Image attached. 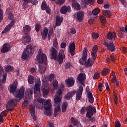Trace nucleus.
Returning a JSON list of instances; mask_svg holds the SVG:
<instances>
[{
    "instance_id": "e433bc0d",
    "label": "nucleus",
    "mask_w": 127,
    "mask_h": 127,
    "mask_svg": "<svg viewBox=\"0 0 127 127\" xmlns=\"http://www.w3.org/2000/svg\"><path fill=\"white\" fill-rule=\"evenodd\" d=\"M35 81L34 77L32 75H30L28 77V82L29 84H34Z\"/></svg>"
},
{
    "instance_id": "603ef678",
    "label": "nucleus",
    "mask_w": 127,
    "mask_h": 127,
    "mask_svg": "<svg viewBox=\"0 0 127 127\" xmlns=\"http://www.w3.org/2000/svg\"><path fill=\"white\" fill-rule=\"evenodd\" d=\"M28 2H24L23 3L22 7L24 9H25V8H27V7H29V5H28Z\"/></svg>"
},
{
    "instance_id": "09e8293b",
    "label": "nucleus",
    "mask_w": 127,
    "mask_h": 127,
    "mask_svg": "<svg viewBox=\"0 0 127 127\" xmlns=\"http://www.w3.org/2000/svg\"><path fill=\"white\" fill-rule=\"evenodd\" d=\"M41 7L43 10H45V9L47 7V6L46 5V2L45 1V0L43 1Z\"/></svg>"
},
{
    "instance_id": "72a5a7b5",
    "label": "nucleus",
    "mask_w": 127,
    "mask_h": 127,
    "mask_svg": "<svg viewBox=\"0 0 127 127\" xmlns=\"http://www.w3.org/2000/svg\"><path fill=\"white\" fill-rule=\"evenodd\" d=\"M31 40L30 39V37L28 35H26L23 40V43L24 44H27V43H29V42Z\"/></svg>"
},
{
    "instance_id": "f257e3e1",
    "label": "nucleus",
    "mask_w": 127,
    "mask_h": 127,
    "mask_svg": "<svg viewBox=\"0 0 127 127\" xmlns=\"http://www.w3.org/2000/svg\"><path fill=\"white\" fill-rule=\"evenodd\" d=\"M43 52L42 50L40 49L36 58V61L40 64L39 65V72L40 74H43L46 71V65H45L47 62V57Z\"/></svg>"
},
{
    "instance_id": "7ed1b4c3",
    "label": "nucleus",
    "mask_w": 127,
    "mask_h": 127,
    "mask_svg": "<svg viewBox=\"0 0 127 127\" xmlns=\"http://www.w3.org/2000/svg\"><path fill=\"white\" fill-rule=\"evenodd\" d=\"M37 102L40 104L44 103V109L45 110L44 111V114L46 116H51L52 115V110L51 108H52V105L51 104V100L48 99L45 101V100L39 98L37 99Z\"/></svg>"
},
{
    "instance_id": "1a4fd4ad",
    "label": "nucleus",
    "mask_w": 127,
    "mask_h": 127,
    "mask_svg": "<svg viewBox=\"0 0 127 127\" xmlns=\"http://www.w3.org/2000/svg\"><path fill=\"white\" fill-rule=\"evenodd\" d=\"M6 81V73L3 72V69H0V90L2 89V84Z\"/></svg>"
},
{
    "instance_id": "bf43d9fd",
    "label": "nucleus",
    "mask_w": 127,
    "mask_h": 127,
    "mask_svg": "<svg viewBox=\"0 0 127 127\" xmlns=\"http://www.w3.org/2000/svg\"><path fill=\"white\" fill-rule=\"evenodd\" d=\"M104 87V85L102 83H100L98 85V88L100 92H102V90H103V88Z\"/></svg>"
},
{
    "instance_id": "774afa93",
    "label": "nucleus",
    "mask_w": 127,
    "mask_h": 127,
    "mask_svg": "<svg viewBox=\"0 0 127 127\" xmlns=\"http://www.w3.org/2000/svg\"><path fill=\"white\" fill-rule=\"evenodd\" d=\"M53 79H54V74H51L49 77L50 81H52Z\"/></svg>"
},
{
    "instance_id": "ddd939ff",
    "label": "nucleus",
    "mask_w": 127,
    "mask_h": 127,
    "mask_svg": "<svg viewBox=\"0 0 127 127\" xmlns=\"http://www.w3.org/2000/svg\"><path fill=\"white\" fill-rule=\"evenodd\" d=\"M75 43L74 42H70L68 45V52L70 53L71 56H74L75 54Z\"/></svg>"
},
{
    "instance_id": "0eeeda50",
    "label": "nucleus",
    "mask_w": 127,
    "mask_h": 127,
    "mask_svg": "<svg viewBox=\"0 0 127 127\" xmlns=\"http://www.w3.org/2000/svg\"><path fill=\"white\" fill-rule=\"evenodd\" d=\"M62 98L56 96L54 99L55 101V114H57L58 112L61 111V108H60V102H61V99Z\"/></svg>"
},
{
    "instance_id": "dca6fc26",
    "label": "nucleus",
    "mask_w": 127,
    "mask_h": 127,
    "mask_svg": "<svg viewBox=\"0 0 127 127\" xmlns=\"http://www.w3.org/2000/svg\"><path fill=\"white\" fill-rule=\"evenodd\" d=\"M97 52H98V46L95 45L92 48L91 55L93 60H96L97 58Z\"/></svg>"
},
{
    "instance_id": "f8f14e48",
    "label": "nucleus",
    "mask_w": 127,
    "mask_h": 127,
    "mask_svg": "<svg viewBox=\"0 0 127 127\" xmlns=\"http://www.w3.org/2000/svg\"><path fill=\"white\" fill-rule=\"evenodd\" d=\"M88 56V50L85 48L83 52V55L82 56L81 59L79 60V63L81 65H83L84 64V62L87 60V57Z\"/></svg>"
},
{
    "instance_id": "8fccbe9b",
    "label": "nucleus",
    "mask_w": 127,
    "mask_h": 127,
    "mask_svg": "<svg viewBox=\"0 0 127 127\" xmlns=\"http://www.w3.org/2000/svg\"><path fill=\"white\" fill-rule=\"evenodd\" d=\"M53 45L56 48H58V41L57 38L54 39Z\"/></svg>"
},
{
    "instance_id": "5fc2aeb1",
    "label": "nucleus",
    "mask_w": 127,
    "mask_h": 127,
    "mask_svg": "<svg viewBox=\"0 0 127 127\" xmlns=\"http://www.w3.org/2000/svg\"><path fill=\"white\" fill-rule=\"evenodd\" d=\"M35 30L37 32H38L39 30H40V28H41V26L39 24H37L35 26Z\"/></svg>"
},
{
    "instance_id": "c756f323",
    "label": "nucleus",
    "mask_w": 127,
    "mask_h": 127,
    "mask_svg": "<svg viewBox=\"0 0 127 127\" xmlns=\"http://www.w3.org/2000/svg\"><path fill=\"white\" fill-rule=\"evenodd\" d=\"M63 21V17L57 16L56 18V25L57 26H60L61 23Z\"/></svg>"
},
{
    "instance_id": "6e6552de",
    "label": "nucleus",
    "mask_w": 127,
    "mask_h": 127,
    "mask_svg": "<svg viewBox=\"0 0 127 127\" xmlns=\"http://www.w3.org/2000/svg\"><path fill=\"white\" fill-rule=\"evenodd\" d=\"M41 86V81H40V78L39 77H38L37 78L36 82L35 83V85L34 87V94L35 95L39 96L40 95L39 93H40V86Z\"/></svg>"
},
{
    "instance_id": "0e129e2a",
    "label": "nucleus",
    "mask_w": 127,
    "mask_h": 127,
    "mask_svg": "<svg viewBox=\"0 0 127 127\" xmlns=\"http://www.w3.org/2000/svg\"><path fill=\"white\" fill-rule=\"evenodd\" d=\"M111 61H112V62H115V61L116 60V58L115 57V55L114 54L111 55Z\"/></svg>"
},
{
    "instance_id": "aec40b11",
    "label": "nucleus",
    "mask_w": 127,
    "mask_h": 127,
    "mask_svg": "<svg viewBox=\"0 0 127 127\" xmlns=\"http://www.w3.org/2000/svg\"><path fill=\"white\" fill-rule=\"evenodd\" d=\"M83 93V86H80L76 92V100H79L81 99L82 94Z\"/></svg>"
},
{
    "instance_id": "69168bd1",
    "label": "nucleus",
    "mask_w": 127,
    "mask_h": 127,
    "mask_svg": "<svg viewBox=\"0 0 127 127\" xmlns=\"http://www.w3.org/2000/svg\"><path fill=\"white\" fill-rule=\"evenodd\" d=\"M89 120L91 121L92 123H95V121H96V119L95 117H91L90 118H88Z\"/></svg>"
},
{
    "instance_id": "79ce46f5",
    "label": "nucleus",
    "mask_w": 127,
    "mask_h": 127,
    "mask_svg": "<svg viewBox=\"0 0 127 127\" xmlns=\"http://www.w3.org/2000/svg\"><path fill=\"white\" fill-rule=\"evenodd\" d=\"M100 21L102 23V24L104 26L106 24V18H105V17L104 16H101L100 17Z\"/></svg>"
},
{
    "instance_id": "9b49d317",
    "label": "nucleus",
    "mask_w": 127,
    "mask_h": 127,
    "mask_svg": "<svg viewBox=\"0 0 127 127\" xmlns=\"http://www.w3.org/2000/svg\"><path fill=\"white\" fill-rule=\"evenodd\" d=\"M103 45H104L105 47H107V49L111 52H114V51L116 50V46H115V44H114V42H113L108 43L105 41L103 43Z\"/></svg>"
},
{
    "instance_id": "393cba45",
    "label": "nucleus",
    "mask_w": 127,
    "mask_h": 127,
    "mask_svg": "<svg viewBox=\"0 0 127 127\" xmlns=\"http://www.w3.org/2000/svg\"><path fill=\"white\" fill-rule=\"evenodd\" d=\"M81 1L85 6H87V5H88V4H94L95 0H81Z\"/></svg>"
},
{
    "instance_id": "39448f33",
    "label": "nucleus",
    "mask_w": 127,
    "mask_h": 127,
    "mask_svg": "<svg viewBox=\"0 0 127 127\" xmlns=\"http://www.w3.org/2000/svg\"><path fill=\"white\" fill-rule=\"evenodd\" d=\"M36 47L35 46H31V45L27 46L22 54L21 59L23 60L27 59L30 55H32L34 53Z\"/></svg>"
},
{
    "instance_id": "864d4df0",
    "label": "nucleus",
    "mask_w": 127,
    "mask_h": 127,
    "mask_svg": "<svg viewBox=\"0 0 127 127\" xmlns=\"http://www.w3.org/2000/svg\"><path fill=\"white\" fill-rule=\"evenodd\" d=\"M99 77H100V73L99 72L95 73L93 76L94 80H97V79H99Z\"/></svg>"
},
{
    "instance_id": "c9c22d12",
    "label": "nucleus",
    "mask_w": 127,
    "mask_h": 127,
    "mask_svg": "<svg viewBox=\"0 0 127 127\" xmlns=\"http://www.w3.org/2000/svg\"><path fill=\"white\" fill-rule=\"evenodd\" d=\"M88 98L89 103L93 104L94 103V97H93V94H92L91 93H88Z\"/></svg>"
},
{
    "instance_id": "ea45409f",
    "label": "nucleus",
    "mask_w": 127,
    "mask_h": 127,
    "mask_svg": "<svg viewBox=\"0 0 127 127\" xmlns=\"http://www.w3.org/2000/svg\"><path fill=\"white\" fill-rule=\"evenodd\" d=\"M6 12L7 13L8 15V18L10 19V20H12L13 19L14 16H13V14L11 13V12L9 13V9H7Z\"/></svg>"
},
{
    "instance_id": "2eb2a0df",
    "label": "nucleus",
    "mask_w": 127,
    "mask_h": 127,
    "mask_svg": "<svg viewBox=\"0 0 127 127\" xmlns=\"http://www.w3.org/2000/svg\"><path fill=\"white\" fill-rule=\"evenodd\" d=\"M20 100L21 99H19L18 98H17V99H12L8 101V105L9 107L16 106V105H17V103H18Z\"/></svg>"
},
{
    "instance_id": "3c124183",
    "label": "nucleus",
    "mask_w": 127,
    "mask_h": 127,
    "mask_svg": "<svg viewBox=\"0 0 127 127\" xmlns=\"http://www.w3.org/2000/svg\"><path fill=\"white\" fill-rule=\"evenodd\" d=\"M100 36V35H99V33H93L92 37L93 39H97Z\"/></svg>"
},
{
    "instance_id": "7c9ffc66",
    "label": "nucleus",
    "mask_w": 127,
    "mask_h": 127,
    "mask_svg": "<svg viewBox=\"0 0 127 127\" xmlns=\"http://www.w3.org/2000/svg\"><path fill=\"white\" fill-rule=\"evenodd\" d=\"M72 7L74 8V9H76L77 10H79L80 8H81V7L80 6V4L77 1H75L72 3Z\"/></svg>"
},
{
    "instance_id": "a19ab883",
    "label": "nucleus",
    "mask_w": 127,
    "mask_h": 127,
    "mask_svg": "<svg viewBox=\"0 0 127 127\" xmlns=\"http://www.w3.org/2000/svg\"><path fill=\"white\" fill-rule=\"evenodd\" d=\"M109 73H110V69L107 68L103 69L102 71L101 72L103 76H106V75H108Z\"/></svg>"
},
{
    "instance_id": "4468645a",
    "label": "nucleus",
    "mask_w": 127,
    "mask_h": 127,
    "mask_svg": "<svg viewBox=\"0 0 127 127\" xmlns=\"http://www.w3.org/2000/svg\"><path fill=\"white\" fill-rule=\"evenodd\" d=\"M74 19H77L79 21H82L84 18V12L80 11L74 14Z\"/></svg>"
},
{
    "instance_id": "58836bf2",
    "label": "nucleus",
    "mask_w": 127,
    "mask_h": 127,
    "mask_svg": "<svg viewBox=\"0 0 127 127\" xmlns=\"http://www.w3.org/2000/svg\"><path fill=\"white\" fill-rule=\"evenodd\" d=\"M103 15H104L105 16H107V17H111L112 13H111V11L108 10H105L103 11Z\"/></svg>"
},
{
    "instance_id": "49530a36",
    "label": "nucleus",
    "mask_w": 127,
    "mask_h": 127,
    "mask_svg": "<svg viewBox=\"0 0 127 127\" xmlns=\"http://www.w3.org/2000/svg\"><path fill=\"white\" fill-rule=\"evenodd\" d=\"M71 122L72 123L74 126H77V125L79 124V121H78V120H75V119L73 117L71 118Z\"/></svg>"
},
{
    "instance_id": "6e6d98bb",
    "label": "nucleus",
    "mask_w": 127,
    "mask_h": 127,
    "mask_svg": "<svg viewBox=\"0 0 127 127\" xmlns=\"http://www.w3.org/2000/svg\"><path fill=\"white\" fill-rule=\"evenodd\" d=\"M3 11L2 9H0V22L2 20V18H3Z\"/></svg>"
},
{
    "instance_id": "052dcab7",
    "label": "nucleus",
    "mask_w": 127,
    "mask_h": 127,
    "mask_svg": "<svg viewBox=\"0 0 127 127\" xmlns=\"http://www.w3.org/2000/svg\"><path fill=\"white\" fill-rule=\"evenodd\" d=\"M114 101L115 104L118 105V96H117L116 95H115L114 96Z\"/></svg>"
},
{
    "instance_id": "9d476101",
    "label": "nucleus",
    "mask_w": 127,
    "mask_h": 127,
    "mask_svg": "<svg viewBox=\"0 0 127 127\" xmlns=\"http://www.w3.org/2000/svg\"><path fill=\"white\" fill-rule=\"evenodd\" d=\"M86 118H91L96 113V108L93 106L90 105L87 108Z\"/></svg>"
},
{
    "instance_id": "a211bd4d",
    "label": "nucleus",
    "mask_w": 127,
    "mask_h": 127,
    "mask_svg": "<svg viewBox=\"0 0 127 127\" xmlns=\"http://www.w3.org/2000/svg\"><path fill=\"white\" fill-rule=\"evenodd\" d=\"M14 24V21H12L10 22V23H9L7 26H6L5 29L2 32V33H6V32H8V31L10 30V29L11 28V27L13 26Z\"/></svg>"
},
{
    "instance_id": "5701e85b",
    "label": "nucleus",
    "mask_w": 127,
    "mask_h": 127,
    "mask_svg": "<svg viewBox=\"0 0 127 127\" xmlns=\"http://www.w3.org/2000/svg\"><path fill=\"white\" fill-rule=\"evenodd\" d=\"M93 64L94 61H92V59H91L90 58L86 61H85L84 63L85 67H87V68L89 67H91V66H93Z\"/></svg>"
},
{
    "instance_id": "f3484780",
    "label": "nucleus",
    "mask_w": 127,
    "mask_h": 127,
    "mask_svg": "<svg viewBox=\"0 0 127 127\" xmlns=\"http://www.w3.org/2000/svg\"><path fill=\"white\" fill-rule=\"evenodd\" d=\"M64 84H61L60 88L59 89L58 91H57L56 97H58L59 98H62V93H63V91L64 90Z\"/></svg>"
},
{
    "instance_id": "473e14b6",
    "label": "nucleus",
    "mask_w": 127,
    "mask_h": 127,
    "mask_svg": "<svg viewBox=\"0 0 127 127\" xmlns=\"http://www.w3.org/2000/svg\"><path fill=\"white\" fill-rule=\"evenodd\" d=\"M68 107V103L64 102L62 105V111L63 113H65L67 111V107Z\"/></svg>"
},
{
    "instance_id": "c03bdc74",
    "label": "nucleus",
    "mask_w": 127,
    "mask_h": 127,
    "mask_svg": "<svg viewBox=\"0 0 127 127\" xmlns=\"http://www.w3.org/2000/svg\"><path fill=\"white\" fill-rule=\"evenodd\" d=\"M52 34H53V28H51L49 31V34L48 36V38L50 40L51 38V36H52Z\"/></svg>"
},
{
    "instance_id": "f03ea898",
    "label": "nucleus",
    "mask_w": 127,
    "mask_h": 127,
    "mask_svg": "<svg viewBox=\"0 0 127 127\" xmlns=\"http://www.w3.org/2000/svg\"><path fill=\"white\" fill-rule=\"evenodd\" d=\"M16 81L14 82V83L9 86V91L11 94H12L15 98H19V100H22L24 96V91H25V88L23 86L21 87L19 89H17Z\"/></svg>"
},
{
    "instance_id": "4d7b16f0",
    "label": "nucleus",
    "mask_w": 127,
    "mask_h": 127,
    "mask_svg": "<svg viewBox=\"0 0 127 127\" xmlns=\"http://www.w3.org/2000/svg\"><path fill=\"white\" fill-rule=\"evenodd\" d=\"M32 4L35 5L38 3V1L37 0H30V2Z\"/></svg>"
},
{
    "instance_id": "e2e57ef3",
    "label": "nucleus",
    "mask_w": 127,
    "mask_h": 127,
    "mask_svg": "<svg viewBox=\"0 0 127 127\" xmlns=\"http://www.w3.org/2000/svg\"><path fill=\"white\" fill-rule=\"evenodd\" d=\"M80 113L81 115H84L86 113V109H85V107H83L81 110H80Z\"/></svg>"
},
{
    "instance_id": "4be33fe9",
    "label": "nucleus",
    "mask_w": 127,
    "mask_h": 127,
    "mask_svg": "<svg viewBox=\"0 0 127 127\" xmlns=\"http://www.w3.org/2000/svg\"><path fill=\"white\" fill-rule=\"evenodd\" d=\"M116 37H117V34L115 32L113 33L110 32L107 34V38L109 39V40H115V39Z\"/></svg>"
},
{
    "instance_id": "13d9d810",
    "label": "nucleus",
    "mask_w": 127,
    "mask_h": 127,
    "mask_svg": "<svg viewBox=\"0 0 127 127\" xmlns=\"http://www.w3.org/2000/svg\"><path fill=\"white\" fill-rule=\"evenodd\" d=\"M65 2V0H58L57 1V3L58 4H60L61 5Z\"/></svg>"
},
{
    "instance_id": "20e7f679",
    "label": "nucleus",
    "mask_w": 127,
    "mask_h": 127,
    "mask_svg": "<svg viewBox=\"0 0 127 127\" xmlns=\"http://www.w3.org/2000/svg\"><path fill=\"white\" fill-rule=\"evenodd\" d=\"M51 52L53 59L57 60L59 64H62L63 63V61H64V59L65 58V54H64V50H61L58 57L57 53H58V52L57 50H56L55 48H52L51 49Z\"/></svg>"
},
{
    "instance_id": "412c9836",
    "label": "nucleus",
    "mask_w": 127,
    "mask_h": 127,
    "mask_svg": "<svg viewBox=\"0 0 127 127\" xmlns=\"http://www.w3.org/2000/svg\"><path fill=\"white\" fill-rule=\"evenodd\" d=\"M67 11H68L69 12H71V7H70L69 6H63L61 8V13L63 14H65V13L67 12Z\"/></svg>"
},
{
    "instance_id": "f704fd0d",
    "label": "nucleus",
    "mask_w": 127,
    "mask_h": 127,
    "mask_svg": "<svg viewBox=\"0 0 127 127\" xmlns=\"http://www.w3.org/2000/svg\"><path fill=\"white\" fill-rule=\"evenodd\" d=\"M42 92H43V97H46V95H48L49 91H48V89H47V87L45 88L43 85L42 86Z\"/></svg>"
},
{
    "instance_id": "680f3d73",
    "label": "nucleus",
    "mask_w": 127,
    "mask_h": 127,
    "mask_svg": "<svg viewBox=\"0 0 127 127\" xmlns=\"http://www.w3.org/2000/svg\"><path fill=\"white\" fill-rule=\"evenodd\" d=\"M115 127H121V123H120V121H116L115 122Z\"/></svg>"
},
{
    "instance_id": "c85d7f7f",
    "label": "nucleus",
    "mask_w": 127,
    "mask_h": 127,
    "mask_svg": "<svg viewBox=\"0 0 127 127\" xmlns=\"http://www.w3.org/2000/svg\"><path fill=\"white\" fill-rule=\"evenodd\" d=\"M75 94H76V92L75 91L69 92L65 96L64 98L66 100H70V99H71Z\"/></svg>"
},
{
    "instance_id": "bb28decb",
    "label": "nucleus",
    "mask_w": 127,
    "mask_h": 127,
    "mask_svg": "<svg viewBox=\"0 0 127 127\" xmlns=\"http://www.w3.org/2000/svg\"><path fill=\"white\" fill-rule=\"evenodd\" d=\"M77 80L81 85H83L85 80V76L82 73H80L77 77Z\"/></svg>"
},
{
    "instance_id": "4c0bfd02",
    "label": "nucleus",
    "mask_w": 127,
    "mask_h": 127,
    "mask_svg": "<svg viewBox=\"0 0 127 127\" xmlns=\"http://www.w3.org/2000/svg\"><path fill=\"white\" fill-rule=\"evenodd\" d=\"M111 82L112 83H113V84L116 83L117 87L118 88V89H120V83L118 80H117V78L116 77H113Z\"/></svg>"
},
{
    "instance_id": "a18cd8bd",
    "label": "nucleus",
    "mask_w": 127,
    "mask_h": 127,
    "mask_svg": "<svg viewBox=\"0 0 127 127\" xmlns=\"http://www.w3.org/2000/svg\"><path fill=\"white\" fill-rule=\"evenodd\" d=\"M12 70H13V67L10 65H7L5 67L6 72H9V71H12Z\"/></svg>"
},
{
    "instance_id": "b1692460",
    "label": "nucleus",
    "mask_w": 127,
    "mask_h": 127,
    "mask_svg": "<svg viewBox=\"0 0 127 127\" xmlns=\"http://www.w3.org/2000/svg\"><path fill=\"white\" fill-rule=\"evenodd\" d=\"M10 48L9 47V45L8 44H4L3 45V48L1 49V51L2 53H5V52H7V51H9Z\"/></svg>"
},
{
    "instance_id": "37998d69",
    "label": "nucleus",
    "mask_w": 127,
    "mask_h": 127,
    "mask_svg": "<svg viewBox=\"0 0 127 127\" xmlns=\"http://www.w3.org/2000/svg\"><path fill=\"white\" fill-rule=\"evenodd\" d=\"M92 13L94 14V15H97V14H99V13H100V8H95L92 10Z\"/></svg>"
},
{
    "instance_id": "338daca9",
    "label": "nucleus",
    "mask_w": 127,
    "mask_h": 127,
    "mask_svg": "<svg viewBox=\"0 0 127 127\" xmlns=\"http://www.w3.org/2000/svg\"><path fill=\"white\" fill-rule=\"evenodd\" d=\"M66 46H67V44H66V43H62L61 44V47H62V48H65V47H66Z\"/></svg>"
},
{
    "instance_id": "a878e982",
    "label": "nucleus",
    "mask_w": 127,
    "mask_h": 127,
    "mask_svg": "<svg viewBox=\"0 0 127 127\" xmlns=\"http://www.w3.org/2000/svg\"><path fill=\"white\" fill-rule=\"evenodd\" d=\"M48 35V28H45L41 33L42 39H46L47 35Z\"/></svg>"
},
{
    "instance_id": "cd10ccee",
    "label": "nucleus",
    "mask_w": 127,
    "mask_h": 127,
    "mask_svg": "<svg viewBox=\"0 0 127 127\" xmlns=\"http://www.w3.org/2000/svg\"><path fill=\"white\" fill-rule=\"evenodd\" d=\"M74 78H70L67 79L66 80V84L68 87H72V86L74 85Z\"/></svg>"
},
{
    "instance_id": "2f4dec72",
    "label": "nucleus",
    "mask_w": 127,
    "mask_h": 127,
    "mask_svg": "<svg viewBox=\"0 0 127 127\" xmlns=\"http://www.w3.org/2000/svg\"><path fill=\"white\" fill-rule=\"evenodd\" d=\"M23 31L25 34H27L29 32H30L31 31V27H30L28 25H26L24 26L23 28Z\"/></svg>"
},
{
    "instance_id": "6ab92c4d",
    "label": "nucleus",
    "mask_w": 127,
    "mask_h": 127,
    "mask_svg": "<svg viewBox=\"0 0 127 127\" xmlns=\"http://www.w3.org/2000/svg\"><path fill=\"white\" fill-rule=\"evenodd\" d=\"M30 112L31 115L34 121H36V116H35V106L34 105H31L30 107Z\"/></svg>"
},
{
    "instance_id": "423d86ee",
    "label": "nucleus",
    "mask_w": 127,
    "mask_h": 127,
    "mask_svg": "<svg viewBox=\"0 0 127 127\" xmlns=\"http://www.w3.org/2000/svg\"><path fill=\"white\" fill-rule=\"evenodd\" d=\"M27 97L25 98L24 102L23 103L22 106L24 107H27L28 104L31 102V98H32V89L29 88L27 90L26 92L25 93Z\"/></svg>"
},
{
    "instance_id": "de8ad7c7",
    "label": "nucleus",
    "mask_w": 127,
    "mask_h": 127,
    "mask_svg": "<svg viewBox=\"0 0 127 127\" xmlns=\"http://www.w3.org/2000/svg\"><path fill=\"white\" fill-rule=\"evenodd\" d=\"M53 85L54 89H57L59 84H58V81H57V80H54Z\"/></svg>"
}]
</instances>
